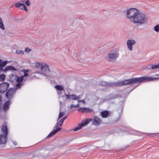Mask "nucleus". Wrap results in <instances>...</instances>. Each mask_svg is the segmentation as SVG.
Listing matches in <instances>:
<instances>
[{"mask_svg":"<svg viewBox=\"0 0 159 159\" xmlns=\"http://www.w3.org/2000/svg\"><path fill=\"white\" fill-rule=\"evenodd\" d=\"M157 75L159 76V74ZM157 80H159V77L152 78L147 76L130 79L116 82H108L103 81L101 82V84L102 85L106 87H117L123 85H127L137 83L139 84L141 83Z\"/></svg>","mask_w":159,"mask_h":159,"instance_id":"obj_1","label":"nucleus"},{"mask_svg":"<svg viewBox=\"0 0 159 159\" xmlns=\"http://www.w3.org/2000/svg\"><path fill=\"white\" fill-rule=\"evenodd\" d=\"M127 16L128 18L136 25H141L146 23L148 18L143 13H140L139 11L135 8H130L127 11Z\"/></svg>","mask_w":159,"mask_h":159,"instance_id":"obj_2","label":"nucleus"},{"mask_svg":"<svg viewBox=\"0 0 159 159\" xmlns=\"http://www.w3.org/2000/svg\"><path fill=\"white\" fill-rule=\"evenodd\" d=\"M2 134H0V144L6 143L7 140V135L8 134V129L6 125H3L1 128Z\"/></svg>","mask_w":159,"mask_h":159,"instance_id":"obj_3","label":"nucleus"},{"mask_svg":"<svg viewBox=\"0 0 159 159\" xmlns=\"http://www.w3.org/2000/svg\"><path fill=\"white\" fill-rule=\"evenodd\" d=\"M67 116H65L61 120H60L58 122H57L56 125V129L54 130L53 131H52L47 136V138H50L54 134H55L56 133H57V132L60 130L61 129V126L64 122V121L67 118Z\"/></svg>","mask_w":159,"mask_h":159,"instance_id":"obj_4","label":"nucleus"},{"mask_svg":"<svg viewBox=\"0 0 159 159\" xmlns=\"http://www.w3.org/2000/svg\"><path fill=\"white\" fill-rule=\"evenodd\" d=\"M119 55V50L116 49H114L111 50L109 52L108 59L110 61H116Z\"/></svg>","mask_w":159,"mask_h":159,"instance_id":"obj_5","label":"nucleus"},{"mask_svg":"<svg viewBox=\"0 0 159 159\" xmlns=\"http://www.w3.org/2000/svg\"><path fill=\"white\" fill-rule=\"evenodd\" d=\"M35 67L37 69L40 70L46 73H48L50 72L49 66L45 62H37L35 64Z\"/></svg>","mask_w":159,"mask_h":159,"instance_id":"obj_6","label":"nucleus"},{"mask_svg":"<svg viewBox=\"0 0 159 159\" xmlns=\"http://www.w3.org/2000/svg\"><path fill=\"white\" fill-rule=\"evenodd\" d=\"M92 119H87L84 122L79 125L78 126L74 129V130L77 131L80 129L82 127L88 125L90 122L92 121Z\"/></svg>","mask_w":159,"mask_h":159,"instance_id":"obj_7","label":"nucleus"},{"mask_svg":"<svg viewBox=\"0 0 159 159\" xmlns=\"http://www.w3.org/2000/svg\"><path fill=\"white\" fill-rule=\"evenodd\" d=\"M9 84L6 82H3L0 84V93L5 92L9 87Z\"/></svg>","mask_w":159,"mask_h":159,"instance_id":"obj_8","label":"nucleus"},{"mask_svg":"<svg viewBox=\"0 0 159 159\" xmlns=\"http://www.w3.org/2000/svg\"><path fill=\"white\" fill-rule=\"evenodd\" d=\"M24 76H17L16 78V82L17 83L16 85V88L17 89L20 88L21 86L23 85L22 82L24 80Z\"/></svg>","mask_w":159,"mask_h":159,"instance_id":"obj_9","label":"nucleus"},{"mask_svg":"<svg viewBox=\"0 0 159 159\" xmlns=\"http://www.w3.org/2000/svg\"><path fill=\"white\" fill-rule=\"evenodd\" d=\"M15 91V90L14 89H10L6 93V96L7 98L10 99L12 98Z\"/></svg>","mask_w":159,"mask_h":159,"instance_id":"obj_10","label":"nucleus"},{"mask_svg":"<svg viewBox=\"0 0 159 159\" xmlns=\"http://www.w3.org/2000/svg\"><path fill=\"white\" fill-rule=\"evenodd\" d=\"M92 124L96 126L102 123V121L101 119L98 116H94L93 120H92Z\"/></svg>","mask_w":159,"mask_h":159,"instance_id":"obj_11","label":"nucleus"},{"mask_svg":"<svg viewBox=\"0 0 159 159\" xmlns=\"http://www.w3.org/2000/svg\"><path fill=\"white\" fill-rule=\"evenodd\" d=\"M136 44V42L134 40H129L127 42L128 48L130 51L132 50V46Z\"/></svg>","mask_w":159,"mask_h":159,"instance_id":"obj_12","label":"nucleus"},{"mask_svg":"<svg viewBox=\"0 0 159 159\" xmlns=\"http://www.w3.org/2000/svg\"><path fill=\"white\" fill-rule=\"evenodd\" d=\"M79 112H82L83 113H86L90 112L93 111V110L90 108L87 107H81L78 109Z\"/></svg>","mask_w":159,"mask_h":159,"instance_id":"obj_13","label":"nucleus"},{"mask_svg":"<svg viewBox=\"0 0 159 159\" xmlns=\"http://www.w3.org/2000/svg\"><path fill=\"white\" fill-rule=\"evenodd\" d=\"M10 104L11 102L10 100L6 101L2 107V109L4 111L6 112L9 109V105H10Z\"/></svg>","mask_w":159,"mask_h":159,"instance_id":"obj_14","label":"nucleus"},{"mask_svg":"<svg viewBox=\"0 0 159 159\" xmlns=\"http://www.w3.org/2000/svg\"><path fill=\"white\" fill-rule=\"evenodd\" d=\"M15 6L16 7L22 10H24L26 11H27V9L25 5L21 4L20 3H16Z\"/></svg>","mask_w":159,"mask_h":159,"instance_id":"obj_15","label":"nucleus"},{"mask_svg":"<svg viewBox=\"0 0 159 159\" xmlns=\"http://www.w3.org/2000/svg\"><path fill=\"white\" fill-rule=\"evenodd\" d=\"M122 92H119L116 91V93L113 94L110 97V100L112 99H113L119 98L121 96L120 94L122 93Z\"/></svg>","mask_w":159,"mask_h":159,"instance_id":"obj_16","label":"nucleus"},{"mask_svg":"<svg viewBox=\"0 0 159 159\" xmlns=\"http://www.w3.org/2000/svg\"><path fill=\"white\" fill-rule=\"evenodd\" d=\"M16 68H15L12 66H8L5 67L3 71L4 72H6L8 70L16 71Z\"/></svg>","mask_w":159,"mask_h":159,"instance_id":"obj_17","label":"nucleus"},{"mask_svg":"<svg viewBox=\"0 0 159 159\" xmlns=\"http://www.w3.org/2000/svg\"><path fill=\"white\" fill-rule=\"evenodd\" d=\"M100 115L102 118H105L107 117L109 115V113L108 111H102L100 113Z\"/></svg>","mask_w":159,"mask_h":159,"instance_id":"obj_18","label":"nucleus"},{"mask_svg":"<svg viewBox=\"0 0 159 159\" xmlns=\"http://www.w3.org/2000/svg\"><path fill=\"white\" fill-rule=\"evenodd\" d=\"M55 88L57 90V91H64V88L61 85H57L55 86Z\"/></svg>","mask_w":159,"mask_h":159,"instance_id":"obj_19","label":"nucleus"},{"mask_svg":"<svg viewBox=\"0 0 159 159\" xmlns=\"http://www.w3.org/2000/svg\"><path fill=\"white\" fill-rule=\"evenodd\" d=\"M0 29L3 30H5L3 23L2 19L1 17H0Z\"/></svg>","mask_w":159,"mask_h":159,"instance_id":"obj_20","label":"nucleus"},{"mask_svg":"<svg viewBox=\"0 0 159 159\" xmlns=\"http://www.w3.org/2000/svg\"><path fill=\"white\" fill-rule=\"evenodd\" d=\"M7 62V61H2L0 63V69H2L3 67L5 66Z\"/></svg>","mask_w":159,"mask_h":159,"instance_id":"obj_21","label":"nucleus"},{"mask_svg":"<svg viewBox=\"0 0 159 159\" xmlns=\"http://www.w3.org/2000/svg\"><path fill=\"white\" fill-rule=\"evenodd\" d=\"M58 95L60 97H64L65 94L64 90V91H57Z\"/></svg>","mask_w":159,"mask_h":159,"instance_id":"obj_22","label":"nucleus"},{"mask_svg":"<svg viewBox=\"0 0 159 159\" xmlns=\"http://www.w3.org/2000/svg\"><path fill=\"white\" fill-rule=\"evenodd\" d=\"M152 70H154L157 68H159V63L157 64H152Z\"/></svg>","mask_w":159,"mask_h":159,"instance_id":"obj_23","label":"nucleus"},{"mask_svg":"<svg viewBox=\"0 0 159 159\" xmlns=\"http://www.w3.org/2000/svg\"><path fill=\"white\" fill-rule=\"evenodd\" d=\"M71 98L73 100H76L80 98V97H79L78 96H76V95L74 94L71 95Z\"/></svg>","mask_w":159,"mask_h":159,"instance_id":"obj_24","label":"nucleus"},{"mask_svg":"<svg viewBox=\"0 0 159 159\" xmlns=\"http://www.w3.org/2000/svg\"><path fill=\"white\" fill-rule=\"evenodd\" d=\"M154 30L156 32H159V25H155L154 28Z\"/></svg>","mask_w":159,"mask_h":159,"instance_id":"obj_25","label":"nucleus"},{"mask_svg":"<svg viewBox=\"0 0 159 159\" xmlns=\"http://www.w3.org/2000/svg\"><path fill=\"white\" fill-rule=\"evenodd\" d=\"M29 70H22V72H23L24 73V77H27L28 76V74L27 73V72H28Z\"/></svg>","mask_w":159,"mask_h":159,"instance_id":"obj_26","label":"nucleus"},{"mask_svg":"<svg viewBox=\"0 0 159 159\" xmlns=\"http://www.w3.org/2000/svg\"><path fill=\"white\" fill-rule=\"evenodd\" d=\"M5 78V75L3 74L0 75V81H3Z\"/></svg>","mask_w":159,"mask_h":159,"instance_id":"obj_27","label":"nucleus"},{"mask_svg":"<svg viewBox=\"0 0 159 159\" xmlns=\"http://www.w3.org/2000/svg\"><path fill=\"white\" fill-rule=\"evenodd\" d=\"M64 112H60L59 114L58 120L61 118L64 115Z\"/></svg>","mask_w":159,"mask_h":159,"instance_id":"obj_28","label":"nucleus"},{"mask_svg":"<svg viewBox=\"0 0 159 159\" xmlns=\"http://www.w3.org/2000/svg\"><path fill=\"white\" fill-rule=\"evenodd\" d=\"M16 53L17 54L22 55L24 54V52L20 50H17L16 51Z\"/></svg>","mask_w":159,"mask_h":159,"instance_id":"obj_29","label":"nucleus"},{"mask_svg":"<svg viewBox=\"0 0 159 159\" xmlns=\"http://www.w3.org/2000/svg\"><path fill=\"white\" fill-rule=\"evenodd\" d=\"M152 64H150L145 67V69L146 70H152Z\"/></svg>","mask_w":159,"mask_h":159,"instance_id":"obj_30","label":"nucleus"},{"mask_svg":"<svg viewBox=\"0 0 159 159\" xmlns=\"http://www.w3.org/2000/svg\"><path fill=\"white\" fill-rule=\"evenodd\" d=\"M25 4L27 6H29L30 4V2L29 0L26 1L25 2Z\"/></svg>","mask_w":159,"mask_h":159,"instance_id":"obj_31","label":"nucleus"},{"mask_svg":"<svg viewBox=\"0 0 159 159\" xmlns=\"http://www.w3.org/2000/svg\"><path fill=\"white\" fill-rule=\"evenodd\" d=\"M64 94V95H66V98L67 99L71 98V95H70V94H66L65 93V94Z\"/></svg>","mask_w":159,"mask_h":159,"instance_id":"obj_32","label":"nucleus"},{"mask_svg":"<svg viewBox=\"0 0 159 159\" xmlns=\"http://www.w3.org/2000/svg\"><path fill=\"white\" fill-rule=\"evenodd\" d=\"M31 51V50L28 48H26L25 50V52H29Z\"/></svg>","mask_w":159,"mask_h":159,"instance_id":"obj_33","label":"nucleus"},{"mask_svg":"<svg viewBox=\"0 0 159 159\" xmlns=\"http://www.w3.org/2000/svg\"><path fill=\"white\" fill-rule=\"evenodd\" d=\"M78 102H83L84 104L85 103V101L84 100H78Z\"/></svg>","mask_w":159,"mask_h":159,"instance_id":"obj_34","label":"nucleus"},{"mask_svg":"<svg viewBox=\"0 0 159 159\" xmlns=\"http://www.w3.org/2000/svg\"><path fill=\"white\" fill-rule=\"evenodd\" d=\"M75 105L73 104H71L70 106V108L72 109L73 108H76V107H75Z\"/></svg>","mask_w":159,"mask_h":159,"instance_id":"obj_35","label":"nucleus"},{"mask_svg":"<svg viewBox=\"0 0 159 159\" xmlns=\"http://www.w3.org/2000/svg\"><path fill=\"white\" fill-rule=\"evenodd\" d=\"M17 3H20L21 4L25 5L24 4V1H21L19 2H18Z\"/></svg>","mask_w":159,"mask_h":159,"instance_id":"obj_36","label":"nucleus"},{"mask_svg":"<svg viewBox=\"0 0 159 159\" xmlns=\"http://www.w3.org/2000/svg\"><path fill=\"white\" fill-rule=\"evenodd\" d=\"M37 73L38 74H41V75H44V76H48V75H47L46 74L44 73H39V72H38Z\"/></svg>","mask_w":159,"mask_h":159,"instance_id":"obj_37","label":"nucleus"},{"mask_svg":"<svg viewBox=\"0 0 159 159\" xmlns=\"http://www.w3.org/2000/svg\"><path fill=\"white\" fill-rule=\"evenodd\" d=\"M13 143V144L14 145L16 146L17 145V143L16 141H12Z\"/></svg>","mask_w":159,"mask_h":159,"instance_id":"obj_38","label":"nucleus"},{"mask_svg":"<svg viewBox=\"0 0 159 159\" xmlns=\"http://www.w3.org/2000/svg\"><path fill=\"white\" fill-rule=\"evenodd\" d=\"M79 107V104H78L77 105H75V107H76V108H78V107Z\"/></svg>","mask_w":159,"mask_h":159,"instance_id":"obj_39","label":"nucleus"},{"mask_svg":"<svg viewBox=\"0 0 159 159\" xmlns=\"http://www.w3.org/2000/svg\"><path fill=\"white\" fill-rule=\"evenodd\" d=\"M2 101V96L1 95H0V103Z\"/></svg>","mask_w":159,"mask_h":159,"instance_id":"obj_40","label":"nucleus"}]
</instances>
